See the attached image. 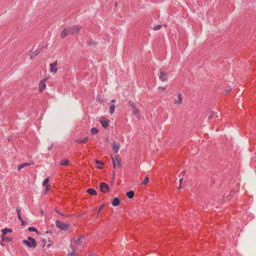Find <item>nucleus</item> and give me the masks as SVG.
<instances>
[{
    "mask_svg": "<svg viewBox=\"0 0 256 256\" xmlns=\"http://www.w3.org/2000/svg\"><path fill=\"white\" fill-rule=\"evenodd\" d=\"M82 241H71L70 248L72 250V252L68 254V256H72L73 253H75L77 251L76 246H80V250H81L83 248V244H82Z\"/></svg>",
    "mask_w": 256,
    "mask_h": 256,
    "instance_id": "nucleus-1",
    "label": "nucleus"
},
{
    "mask_svg": "<svg viewBox=\"0 0 256 256\" xmlns=\"http://www.w3.org/2000/svg\"><path fill=\"white\" fill-rule=\"evenodd\" d=\"M68 31L70 34H78L82 26L79 25L72 26H68Z\"/></svg>",
    "mask_w": 256,
    "mask_h": 256,
    "instance_id": "nucleus-2",
    "label": "nucleus"
},
{
    "mask_svg": "<svg viewBox=\"0 0 256 256\" xmlns=\"http://www.w3.org/2000/svg\"><path fill=\"white\" fill-rule=\"evenodd\" d=\"M128 103L132 109L133 114L135 116L136 118H140V111L136 108V104L132 101H129Z\"/></svg>",
    "mask_w": 256,
    "mask_h": 256,
    "instance_id": "nucleus-3",
    "label": "nucleus"
},
{
    "mask_svg": "<svg viewBox=\"0 0 256 256\" xmlns=\"http://www.w3.org/2000/svg\"><path fill=\"white\" fill-rule=\"evenodd\" d=\"M56 226L58 228L64 230H67L70 228L68 224L64 223L58 220H56Z\"/></svg>",
    "mask_w": 256,
    "mask_h": 256,
    "instance_id": "nucleus-4",
    "label": "nucleus"
},
{
    "mask_svg": "<svg viewBox=\"0 0 256 256\" xmlns=\"http://www.w3.org/2000/svg\"><path fill=\"white\" fill-rule=\"evenodd\" d=\"M112 158L114 168H116V164H117L118 167L121 166L122 160L118 155L116 154L114 156H112Z\"/></svg>",
    "mask_w": 256,
    "mask_h": 256,
    "instance_id": "nucleus-5",
    "label": "nucleus"
},
{
    "mask_svg": "<svg viewBox=\"0 0 256 256\" xmlns=\"http://www.w3.org/2000/svg\"><path fill=\"white\" fill-rule=\"evenodd\" d=\"M100 188L101 192L103 193H106L110 190L108 185L104 182L100 183Z\"/></svg>",
    "mask_w": 256,
    "mask_h": 256,
    "instance_id": "nucleus-6",
    "label": "nucleus"
},
{
    "mask_svg": "<svg viewBox=\"0 0 256 256\" xmlns=\"http://www.w3.org/2000/svg\"><path fill=\"white\" fill-rule=\"evenodd\" d=\"M168 76V74L166 72L162 70H160L159 78L162 82H167Z\"/></svg>",
    "mask_w": 256,
    "mask_h": 256,
    "instance_id": "nucleus-7",
    "label": "nucleus"
},
{
    "mask_svg": "<svg viewBox=\"0 0 256 256\" xmlns=\"http://www.w3.org/2000/svg\"><path fill=\"white\" fill-rule=\"evenodd\" d=\"M2 232V240H11V239L9 238H6L5 236L8 232H12V230L10 228H4L2 230H1Z\"/></svg>",
    "mask_w": 256,
    "mask_h": 256,
    "instance_id": "nucleus-8",
    "label": "nucleus"
},
{
    "mask_svg": "<svg viewBox=\"0 0 256 256\" xmlns=\"http://www.w3.org/2000/svg\"><path fill=\"white\" fill-rule=\"evenodd\" d=\"M16 212L18 215V220L22 222V225L24 226L26 224V222H25L22 218V217L21 216V208L20 207H17L16 208Z\"/></svg>",
    "mask_w": 256,
    "mask_h": 256,
    "instance_id": "nucleus-9",
    "label": "nucleus"
},
{
    "mask_svg": "<svg viewBox=\"0 0 256 256\" xmlns=\"http://www.w3.org/2000/svg\"><path fill=\"white\" fill-rule=\"evenodd\" d=\"M58 62L56 61L50 64V72L56 73L57 72Z\"/></svg>",
    "mask_w": 256,
    "mask_h": 256,
    "instance_id": "nucleus-10",
    "label": "nucleus"
},
{
    "mask_svg": "<svg viewBox=\"0 0 256 256\" xmlns=\"http://www.w3.org/2000/svg\"><path fill=\"white\" fill-rule=\"evenodd\" d=\"M36 241H22L28 247L35 248L37 246Z\"/></svg>",
    "mask_w": 256,
    "mask_h": 256,
    "instance_id": "nucleus-11",
    "label": "nucleus"
},
{
    "mask_svg": "<svg viewBox=\"0 0 256 256\" xmlns=\"http://www.w3.org/2000/svg\"><path fill=\"white\" fill-rule=\"evenodd\" d=\"M46 79L41 80L39 84V89L40 92H42L46 88Z\"/></svg>",
    "mask_w": 256,
    "mask_h": 256,
    "instance_id": "nucleus-12",
    "label": "nucleus"
},
{
    "mask_svg": "<svg viewBox=\"0 0 256 256\" xmlns=\"http://www.w3.org/2000/svg\"><path fill=\"white\" fill-rule=\"evenodd\" d=\"M100 123L102 126L104 128H107L108 126L110 120L105 118H102L100 120Z\"/></svg>",
    "mask_w": 256,
    "mask_h": 256,
    "instance_id": "nucleus-13",
    "label": "nucleus"
},
{
    "mask_svg": "<svg viewBox=\"0 0 256 256\" xmlns=\"http://www.w3.org/2000/svg\"><path fill=\"white\" fill-rule=\"evenodd\" d=\"M68 30V27L64 28L62 30L60 35V36L62 38H65L68 34H70Z\"/></svg>",
    "mask_w": 256,
    "mask_h": 256,
    "instance_id": "nucleus-14",
    "label": "nucleus"
},
{
    "mask_svg": "<svg viewBox=\"0 0 256 256\" xmlns=\"http://www.w3.org/2000/svg\"><path fill=\"white\" fill-rule=\"evenodd\" d=\"M113 150L114 152L116 154L118 152L119 149L120 148V144L118 142H114L112 144Z\"/></svg>",
    "mask_w": 256,
    "mask_h": 256,
    "instance_id": "nucleus-15",
    "label": "nucleus"
},
{
    "mask_svg": "<svg viewBox=\"0 0 256 256\" xmlns=\"http://www.w3.org/2000/svg\"><path fill=\"white\" fill-rule=\"evenodd\" d=\"M33 164H34L33 162H25V163L22 164L18 166V170H20L22 168H24V167H25L26 166H29Z\"/></svg>",
    "mask_w": 256,
    "mask_h": 256,
    "instance_id": "nucleus-16",
    "label": "nucleus"
},
{
    "mask_svg": "<svg viewBox=\"0 0 256 256\" xmlns=\"http://www.w3.org/2000/svg\"><path fill=\"white\" fill-rule=\"evenodd\" d=\"M112 205L114 206H118L120 204V200L118 198H114L113 200L112 201Z\"/></svg>",
    "mask_w": 256,
    "mask_h": 256,
    "instance_id": "nucleus-17",
    "label": "nucleus"
},
{
    "mask_svg": "<svg viewBox=\"0 0 256 256\" xmlns=\"http://www.w3.org/2000/svg\"><path fill=\"white\" fill-rule=\"evenodd\" d=\"M86 192L91 195H96L97 194L96 191L94 188H88Z\"/></svg>",
    "mask_w": 256,
    "mask_h": 256,
    "instance_id": "nucleus-18",
    "label": "nucleus"
},
{
    "mask_svg": "<svg viewBox=\"0 0 256 256\" xmlns=\"http://www.w3.org/2000/svg\"><path fill=\"white\" fill-rule=\"evenodd\" d=\"M88 137H86L83 140H76V142L78 144H81V143H84L86 144L88 141Z\"/></svg>",
    "mask_w": 256,
    "mask_h": 256,
    "instance_id": "nucleus-19",
    "label": "nucleus"
},
{
    "mask_svg": "<svg viewBox=\"0 0 256 256\" xmlns=\"http://www.w3.org/2000/svg\"><path fill=\"white\" fill-rule=\"evenodd\" d=\"M70 164V161L68 160H64L60 161V164L63 166H67Z\"/></svg>",
    "mask_w": 256,
    "mask_h": 256,
    "instance_id": "nucleus-20",
    "label": "nucleus"
},
{
    "mask_svg": "<svg viewBox=\"0 0 256 256\" xmlns=\"http://www.w3.org/2000/svg\"><path fill=\"white\" fill-rule=\"evenodd\" d=\"M126 194V196L128 198H132L134 196V191L131 190V191L127 192Z\"/></svg>",
    "mask_w": 256,
    "mask_h": 256,
    "instance_id": "nucleus-21",
    "label": "nucleus"
},
{
    "mask_svg": "<svg viewBox=\"0 0 256 256\" xmlns=\"http://www.w3.org/2000/svg\"><path fill=\"white\" fill-rule=\"evenodd\" d=\"M178 101L176 100L175 101V104H180L182 102V95L180 94H178Z\"/></svg>",
    "mask_w": 256,
    "mask_h": 256,
    "instance_id": "nucleus-22",
    "label": "nucleus"
},
{
    "mask_svg": "<svg viewBox=\"0 0 256 256\" xmlns=\"http://www.w3.org/2000/svg\"><path fill=\"white\" fill-rule=\"evenodd\" d=\"M98 132V130L97 128L93 127L90 129V132L92 134H96Z\"/></svg>",
    "mask_w": 256,
    "mask_h": 256,
    "instance_id": "nucleus-23",
    "label": "nucleus"
},
{
    "mask_svg": "<svg viewBox=\"0 0 256 256\" xmlns=\"http://www.w3.org/2000/svg\"><path fill=\"white\" fill-rule=\"evenodd\" d=\"M115 106L114 104H111L110 106V113L112 114L114 112Z\"/></svg>",
    "mask_w": 256,
    "mask_h": 256,
    "instance_id": "nucleus-24",
    "label": "nucleus"
},
{
    "mask_svg": "<svg viewBox=\"0 0 256 256\" xmlns=\"http://www.w3.org/2000/svg\"><path fill=\"white\" fill-rule=\"evenodd\" d=\"M49 182V178H46L43 182H42V185L44 186H46V185H48V184Z\"/></svg>",
    "mask_w": 256,
    "mask_h": 256,
    "instance_id": "nucleus-25",
    "label": "nucleus"
},
{
    "mask_svg": "<svg viewBox=\"0 0 256 256\" xmlns=\"http://www.w3.org/2000/svg\"><path fill=\"white\" fill-rule=\"evenodd\" d=\"M148 180H149V178L148 176H146L144 178V181L142 182V184H147V183L148 182Z\"/></svg>",
    "mask_w": 256,
    "mask_h": 256,
    "instance_id": "nucleus-26",
    "label": "nucleus"
},
{
    "mask_svg": "<svg viewBox=\"0 0 256 256\" xmlns=\"http://www.w3.org/2000/svg\"><path fill=\"white\" fill-rule=\"evenodd\" d=\"M161 28H162V25H158V26H155L153 28V30H160Z\"/></svg>",
    "mask_w": 256,
    "mask_h": 256,
    "instance_id": "nucleus-27",
    "label": "nucleus"
},
{
    "mask_svg": "<svg viewBox=\"0 0 256 256\" xmlns=\"http://www.w3.org/2000/svg\"><path fill=\"white\" fill-rule=\"evenodd\" d=\"M28 230L30 232H37V230L33 227H30L28 228Z\"/></svg>",
    "mask_w": 256,
    "mask_h": 256,
    "instance_id": "nucleus-28",
    "label": "nucleus"
},
{
    "mask_svg": "<svg viewBox=\"0 0 256 256\" xmlns=\"http://www.w3.org/2000/svg\"><path fill=\"white\" fill-rule=\"evenodd\" d=\"M46 192L49 191L50 190V186L48 185L46 186Z\"/></svg>",
    "mask_w": 256,
    "mask_h": 256,
    "instance_id": "nucleus-29",
    "label": "nucleus"
},
{
    "mask_svg": "<svg viewBox=\"0 0 256 256\" xmlns=\"http://www.w3.org/2000/svg\"><path fill=\"white\" fill-rule=\"evenodd\" d=\"M158 88H159L160 90H162V91H164V90H166V88H164V87H162V86H160V87Z\"/></svg>",
    "mask_w": 256,
    "mask_h": 256,
    "instance_id": "nucleus-30",
    "label": "nucleus"
},
{
    "mask_svg": "<svg viewBox=\"0 0 256 256\" xmlns=\"http://www.w3.org/2000/svg\"><path fill=\"white\" fill-rule=\"evenodd\" d=\"M84 239V236H81L80 238H78L77 240H82Z\"/></svg>",
    "mask_w": 256,
    "mask_h": 256,
    "instance_id": "nucleus-31",
    "label": "nucleus"
},
{
    "mask_svg": "<svg viewBox=\"0 0 256 256\" xmlns=\"http://www.w3.org/2000/svg\"><path fill=\"white\" fill-rule=\"evenodd\" d=\"M38 54V52L36 50L34 52V55L35 56L36 55H37Z\"/></svg>",
    "mask_w": 256,
    "mask_h": 256,
    "instance_id": "nucleus-32",
    "label": "nucleus"
},
{
    "mask_svg": "<svg viewBox=\"0 0 256 256\" xmlns=\"http://www.w3.org/2000/svg\"><path fill=\"white\" fill-rule=\"evenodd\" d=\"M52 147H53V144H51V146H50V147H49L48 148V150H51L52 148Z\"/></svg>",
    "mask_w": 256,
    "mask_h": 256,
    "instance_id": "nucleus-33",
    "label": "nucleus"
},
{
    "mask_svg": "<svg viewBox=\"0 0 256 256\" xmlns=\"http://www.w3.org/2000/svg\"><path fill=\"white\" fill-rule=\"evenodd\" d=\"M28 240H35L34 238L32 237H28Z\"/></svg>",
    "mask_w": 256,
    "mask_h": 256,
    "instance_id": "nucleus-34",
    "label": "nucleus"
},
{
    "mask_svg": "<svg viewBox=\"0 0 256 256\" xmlns=\"http://www.w3.org/2000/svg\"><path fill=\"white\" fill-rule=\"evenodd\" d=\"M56 210V212L57 214H60V211H58V210Z\"/></svg>",
    "mask_w": 256,
    "mask_h": 256,
    "instance_id": "nucleus-35",
    "label": "nucleus"
},
{
    "mask_svg": "<svg viewBox=\"0 0 256 256\" xmlns=\"http://www.w3.org/2000/svg\"><path fill=\"white\" fill-rule=\"evenodd\" d=\"M103 206H104V205H102V206L100 207V209H99V212H100V210H102V208H103Z\"/></svg>",
    "mask_w": 256,
    "mask_h": 256,
    "instance_id": "nucleus-36",
    "label": "nucleus"
},
{
    "mask_svg": "<svg viewBox=\"0 0 256 256\" xmlns=\"http://www.w3.org/2000/svg\"><path fill=\"white\" fill-rule=\"evenodd\" d=\"M116 102V100L114 99L112 100L111 102L114 103Z\"/></svg>",
    "mask_w": 256,
    "mask_h": 256,
    "instance_id": "nucleus-37",
    "label": "nucleus"
},
{
    "mask_svg": "<svg viewBox=\"0 0 256 256\" xmlns=\"http://www.w3.org/2000/svg\"><path fill=\"white\" fill-rule=\"evenodd\" d=\"M95 256V254L93 253V254H90L88 256Z\"/></svg>",
    "mask_w": 256,
    "mask_h": 256,
    "instance_id": "nucleus-38",
    "label": "nucleus"
},
{
    "mask_svg": "<svg viewBox=\"0 0 256 256\" xmlns=\"http://www.w3.org/2000/svg\"><path fill=\"white\" fill-rule=\"evenodd\" d=\"M96 163L97 164H102V162H100V161H97Z\"/></svg>",
    "mask_w": 256,
    "mask_h": 256,
    "instance_id": "nucleus-39",
    "label": "nucleus"
},
{
    "mask_svg": "<svg viewBox=\"0 0 256 256\" xmlns=\"http://www.w3.org/2000/svg\"><path fill=\"white\" fill-rule=\"evenodd\" d=\"M182 178H180V184L182 183Z\"/></svg>",
    "mask_w": 256,
    "mask_h": 256,
    "instance_id": "nucleus-40",
    "label": "nucleus"
},
{
    "mask_svg": "<svg viewBox=\"0 0 256 256\" xmlns=\"http://www.w3.org/2000/svg\"><path fill=\"white\" fill-rule=\"evenodd\" d=\"M76 248L77 249V251L75 252V254L78 251V248H77V246H76ZM74 254V253L72 254V256H73Z\"/></svg>",
    "mask_w": 256,
    "mask_h": 256,
    "instance_id": "nucleus-41",
    "label": "nucleus"
},
{
    "mask_svg": "<svg viewBox=\"0 0 256 256\" xmlns=\"http://www.w3.org/2000/svg\"><path fill=\"white\" fill-rule=\"evenodd\" d=\"M60 215L62 216H65L64 214H62V213H60Z\"/></svg>",
    "mask_w": 256,
    "mask_h": 256,
    "instance_id": "nucleus-42",
    "label": "nucleus"
},
{
    "mask_svg": "<svg viewBox=\"0 0 256 256\" xmlns=\"http://www.w3.org/2000/svg\"><path fill=\"white\" fill-rule=\"evenodd\" d=\"M115 6H117V2H116L115 3Z\"/></svg>",
    "mask_w": 256,
    "mask_h": 256,
    "instance_id": "nucleus-43",
    "label": "nucleus"
},
{
    "mask_svg": "<svg viewBox=\"0 0 256 256\" xmlns=\"http://www.w3.org/2000/svg\"><path fill=\"white\" fill-rule=\"evenodd\" d=\"M0 244L2 245V246L4 245V244L2 243V242H0Z\"/></svg>",
    "mask_w": 256,
    "mask_h": 256,
    "instance_id": "nucleus-44",
    "label": "nucleus"
},
{
    "mask_svg": "<svg viewBox=\"0 0 256 256\" xmlns=\"http://www.w3.org/2000/svg\"><path fill=\"white\" fill-rule=\"evenodd\" d=\"M44 213L43 210H42V214Z\"/></svg>",
    "mask_w": 256,
    "mask_h": 256,
    "instance_id": "nucleus-45",
    "label": "nucleus"
},
{
    "mask_svg": "<svg viewBox=\"0 0 256 256\" xmlns=\"http://www.w3.org/2000/svg\"><path fill=\"white\" fill-rule=\"evenodd\" d=\"M50 244H48V246H50Z\"/></svg>",
    "mask_w": 256,
    "mask_h": 256,
    "instance_id": "nucleus-46",
    "label": "nucleus"
},
{
    "mask_svg": "<svg viewBox=\"0 0 256 256\" xmlns=\"http://www.w3.org/2000/svg\"><path fill=\"white\" fill-rule=\"evenodd\" d=\"M114 178V174H113Z\"/></svg>",
    "mask_w": 256,
    "mask_h": 256,
    "instance_id": "nucleus-47",
    "label": "nucleus"
}]
</instances>
